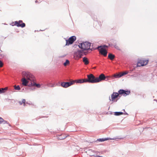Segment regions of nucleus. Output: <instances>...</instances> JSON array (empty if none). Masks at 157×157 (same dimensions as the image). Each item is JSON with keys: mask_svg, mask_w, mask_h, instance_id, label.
<instances>
[{"mask_svg": "<svg viewBox=\"0 0 157 157\" xmlns=\"http://www.w3.org/2000/svg\"><path fill=\"white\" fill-rule=\"evenodd\" d=\"M23 78L21 79L22 84L24 86H26L28 83V80L33 81L35 79L34 76L29 72L23 71L22 73Z\"/></svg>", "mask_w": 157, "mask_h": 157, "instance_id": "1", "label": "nucleus"}, {"mask_svg": "<svg viewBox=\"0 0 157 157\" xmlns=\"http://www.w3.org/2000/svg\"><path fill=\"white\" fill-rule=\"evenodd\" d=\"M130 93L129 91H125L123 90H120L118 91V93L113 92L111 95V98H109V99L111 101L113 102H116L117 100L116 99L118 97L119 94H122L124 96H126L128 95Z\"/></svg>", "mask_w": 157, "mask_h": 157, "instance_id": "2", "label": "nucleus"}, {"mask_svg": "<svg viewBox=\"0 0 157 157\" xmlns=\"http://www.w3.org/2000/svg\"><path fill=\"white\" fill-rule=\"evenodd\" d=\"M90 44L89 42H85L83 43H80L78 45L79 48L83 51L87 50H91L90 49Z\"/></svg>", "mask_w": 157, "mask_h": 157, "instance_id": "3", "label": "nucleus"}, {"mask_svg": "<svg viewBox=\"0 0 157 157\" xmlns=\"http://www.w3.org/2000/svg\"><path fill=\"white\" fill-rule=\"evenodd\" d=\"M87 78L86 79V82L91 83H97L96 77H95L93 74H90L87 75Z\"/></svg>", "mask_w": 157, "mask_h": 157, "instance_id": "4", "label": "nucleus"}, {"mask_svg": "<svg viewBox=\"0 0 157 157\" xmlns=\"http://www.w3.org/2000/svg\"><path fill=\"white\" fill-rule=\"evenodd\" d=\"M105 47H107V46L105 45H104L103 46H99L98 48L100 53L104 56H106L107 53V51L105 48Z\"/></svg>", "mask_w": 157, "mask_h": 157, "instance_id": "5", "label": "nucleus"}, {"mask_svg": "<svg viewBox=\"0 0 157 157\" xmlns=\"http://www.w3.org/2000/svg\"><path fill=\"white\" fill-rule=\"evenodd\" d=\"M86 54L87 53L86 52H84L83 50H78L75 52V57H76L77 58L79 59L81 58L83 56V54L86 55Z\"/></svg>", "mask_w": 157, "mask_h": 157, "instance_id": "6", "label": "nucleus"}, {"mask_svg": "<svg viewBox=\"0 0 157 157\" xmlns=\"http://www.w3.org/2000/svg\"><path fill=\"white\" fill-rule=\"evenodd\" d=\"M76 40V37L73 36L70 37L68 40H66V45H69L72 44Z\"/></svg>", "mask_w": 157, "mask_h": 157, "instance_id": "7", "label": "nucleus"}, {"mask_svg": "<svg viewBox=\"0 0 157 157\" xmlns=\"http://www.w3.org/2000/svg\"><path fill=\"white\" fill-rule=\"evenodd\" d=\"M148 61L147 60H140L138 62L137 66L140 67L146 65L148 63Z\"/></svg>", "mask_w": 157, "mask_h": 157, "instance_id": "8", "label": "nucleus"}, {"mask_svg": "<svg viewBox=\"0 0 157 157\" xmlns=\"http://www.w3.org/2000/svg\"><path fill=\"white\" fill-rule=\"evenodd\" d=\"M13 25H16L17 27H21L23 28L25 26V23L22 22L21 20H20L19 21H15L13 23Z\"/></svg>", "mask_w": 157, "mask_h": 157, "instance_id": "9", "label": "nucleus"}, {"mask_svg": "<svg viewBox=\"0 0 157 157\" xmlns=\"http://www.w3.org/2000/svg\"><path fill=\"white\" fill-rule=\"evenodd\" d=\"M73 82H74L72 81L67 82H63L61 83V86L63 88H67L73 84Z\"/></svg>", "mask_w": 157, "mask_h": 157, "instance_id": "10", "label": "nucleus"}, {"mask_svg": "<svg viewBox=\"0 0 157 157\" xmlns=\"http://www.w3.org/2000/svg\"><path fill=\"white\" fill-rule=\"evenodd\" d=\"M107 78V77H106L104 74H101L99 76V77H96L97 83L105 80Z\"/></svg>", "mask_w": 157, "mask_h": 157, "instance_id": "11", "label": "nucleus"}, {"mask_svg": "<svg viewBox=\"0 0 157 157\" xmlns=\"http://www.w3.org/2000/svg\"><path fill=\"white\" fill-rule=\"evenodd\" d=\"M72 82H74L73 84H74L75 82L76 83H83L84 82H86V79H79L77 80H75L72 81Z\"/></svg>", "mask_w": 157, "mask_h": 157, "instance_id": "12", "label": "nucleus"}, {"mask_svg": "<svg viewBox=\"0 0 157 157\" xmlns=\"http://www.w3.org/2000/svg\"><path fill=\"white\" fill-rule=\"evenodd\" d=\"M67 136L65 134H62L60 135L57 136L58 139L60 140H62L65 139L67 137Z\"/></svg>", "mask_w": 157, "mask_h": 157, "instance_id": "13", "label": "nucleus"}, {"mask_svg": "<svg viewBox=\"0 0 157 157\" xmlns=\"http://www.w3.org/2000/svg\"><path fill=\"white\" fill-rule=\"evenodd\" d=\"M8 89V87L0 88V94L5 93Z\"/></svg>", "mask_w": 157, "mask_h": 157, "instance_id": "14", "label": "nucleus"}, {"mask_svg": "<svg viewBox=\"0 0 157 157\" xmlns=\"http://www.w3.org/2000/svg\"><path fill=\"white\" fill-rule=\"evenodd\" d=\"M34 81H33V82H31V84H29V86H35L38 88H40V84H36L35 83V82H34Z\"/></svg>", "mask_w": 157, "mask_h": 157, "instance_id": "15", "label": "nucleus"}, {"mask_svg": "<svg viewBox=\"0 0 157 157\" xmlns=\"http://www.w3.org/2000/svg\"><path fill=\"white\" fill-rule=\"evenodd\" d=\"M122 76V75H121V72H120L119 73H116L113 75V76L116 78H119Z\"/></svg>", "mask_w": 157, "mask_h": 157, "instance_id": "16", "label": "nucleus"}, {"mask_svg": "<svg viewBox=\"0 0 157 157\" xmlns=\"http://www.w3.org/2000/svg\"><path fill=\"white\" fill-rule=\"evenodd\" d=\"M115 57L114 55L111 54L109 53L108 56V58L111 60H113Z\"/></svg>", "mask_w": 157, "mask_h": 157, "instance_id": "17", "label": "nucleus"}, {"mask_svg": "<svg viewBox=\"0 0 157 157\" xmlns=\"http://www.w3.org/2000/svg\"><path fill=\"white\" fill-rule=\"evenodd\" d=\"M83 62L85 64L87 65L89 63V61L87 58L86 57L83 58Z\"/></svg>", "mask_w": 157, "mask_h": 157, "instance_id": "18", "label": "nucleus"}, {"mask_svg": "<svg viewBox=\"0 0 157 157\" xmlns=\"http://www.w3.org/2000/svg\"><path fill=\"white\" fill-rule=\"evenodd\" d=\"M110 139H109L108 138H102V139H99L98 140L99 141L103 142L107 140H109Z\"/></svg>", "mask_w": 157, "mask_h": 157, "instance_id": "19", "label": "nucleus"}, {"mask_svg": "<svg viewBox=\"0 0 157 157\" xmlns=\"http://www.w3.org/2000/svg\"><path fill=\"white\" fill-rule=\"evenodd\" d=\"M69 61L68 59H67L66 60L65 62L63 63V65L64 66H67L69 65Z\"/></svg>", "mask_w": 157, "mask_h": 157, "instance_id": "20", "label": "nucleus"}, {"mask_svg": "<svg viewBox=\"0 0 157 157\" xmlns=\"http://www.w3.org/2000/svg\"><path fill=\"white\" fill-rule=\"evenodd\" d=\"M123 114L122 112H115V115L116 116H119L122 115Z\"/></svg>", "mask_w": 157, "mask_h": 157, "instance_id": "21", "label": "nucleus"}, {"mask_svg": "<svg viewBox=\"0 0 157 157\" xmlns=\"http://www.w3.org/2000/svg\"><path fill=\"white\" fill-rule=\"evenodd\" d=\"M3 122H4V123H8V122L6 121H4L3 118L0 117V124H1Z\"/></svg>", "mask_w": 157, "mask_h": 157, "instance_id": "22", "label": "nucleus"}, {"mask_svg": "<svg viewBox=\"0 0 157 157\" xmlns=\"http://www.w3.org/2000/svg\"><path fill=\"white\" fill-rule=\"evenodd\" d=\"M14 88L15 90H19L20 89V88L19 86H16L15 85L14 86Z\"/></svg>", "mask_w": 157, "mask_h": 157, "instance_id": "23", "label": "nucleus"}, {"mask_svg": "<svg viewBox=\"0 0 157 157\" xmlns=\"http://www.w3.org/2000/svg\"><path fill=\"white\" fill-rule=\"evenodd\" d=\"M25 99H23L21 101H20L19 102L20 104L21 105H22L23 104L25 106Z\"/></svg>", "mask_w": 157, "mask_h": 157, "instance_id": "24", "label": "nucleus"}, {"mask_svg": "<svg viewBox=\"0 0 157 157\" xmlns=\"http://www.w3.org/2000/svg\"><path fill=\"white\" fill-rule=\"evenodd\" d=\"M114 47L117 49L118 50H120V47L117 44H115L114 45Z\"/></svg>", "mask_w": 157, "mask_h": 157, "instance_id": "25", "label": "nucleus"}, {"mask_svg": "<svg viewBox=\"0 0 157 157\" xmlns=\"http://www.w3.org/2000/svg\"><path fill=\"white\" fill-rule=\"evenodd\" d=\"M3 63L0 60V67H2L3 66Z\"/></svg>", "mask_w": 157, "mask_h": 157, "instance_id": "26", "label": "nucleus"}, {"mask_svg": "<svg viewBox=\"0 0 157 157\" xmlns=\"http://www.w3.org/2000/svg\"><path fill=\"white\" fill-rule=\"evenodd\" d=\"M128 73L127 72H124L123 73H121V75H122V76L124 75H125Z\"/></svg>", "mask_w": 157, "mask_h": 157, "instance_id": "27", "label": "nucleus"}, {"mask_svg": "<svg viewBox=\"0 0 157 157\" xmlns=\"http://www.w3.org/2000/svg\"><path fill=\"white\" fill-rule=\"evenodd\" d=\"M48 86L49 87H54V86H51L50 84Z\"/></svg>", "mask_w": 157, "mask_h": 157, "instance_id": "28", "label": "nucleus"}, {"mask_svg": "<svg viewBox=\"0 0 157 157\" xmlns=\"http://www.w3.org/2000/svg\"><path fill=\"white\" fill-rule=\"evenodd\" d=\"M107 78L106 79H105L106 81H107V80H108V77H109L107 76Z\"/></svg>", "mask_w": 157, "mask_h": 157, "instance_id": "29", "label": "nucleus"}, {"mask_svg": "<svg viewBox=\"0 0 157 157\" xmlns=\"http://www.w3.org/2000/svg\"><path fill=\"white\" fill-rule=\"evenodd\" d=\"M38 2V0H36L35 1V2L36 3H37V2Z\"/></svg>", "mask_w": 157, "mask_h": 157, "instance_id": "30", "label": "nucleus"}, {"mask_svg": "<svg viewBox=\"0 0 157 157\" xmlns=\"http://www.w3.org/2000/svg\"><path fill=\"white\" fill-rule=\"evenodd\" d=\"M65 56H66V55H64V56H60V57H64Z\"/></svg>", "mask_w": 157, "mask_h": 157, "instance_id": "31", "label": "nucleus"}]
</instances>
